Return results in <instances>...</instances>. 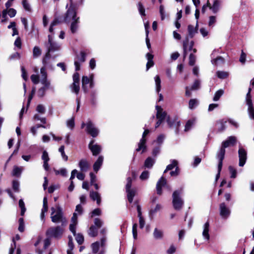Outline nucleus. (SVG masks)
I'll use <instances>...</instances> for the list:
<instances>
[{"label": "nucleus", "mask_w": 254, "mask_h": 254, "mask_svg": "<svg viewBox=\"0 0 254 254\" xmlns=\"http://www.w3.org/2000/svg\"><path fill=\"white\" fill-rule=\"evenodd\" d=\"M51 218L53 223H62L63 224L66 223V220L64 216L62 208L57 205L51 208Z\"/></svg>", "instance_id": "obj_1"}, {"label": "nucleus", "mask_w": 254, "mask_h": 254, "mask_svg": "<svg viewBox=\"0 0 254 254\" xmlns=\"http://www.w3.org/2000/svg\"><path fill=\"white\" fill-rule=\"evenodd\" d=\"M237 142V137L234 136H229L221 144V147L217 153L218 160H223L225 154V148L235 145Z\"/></svg>", "instance_id": "obj_2"}, {"label": "nucleus", "mask_w": 254, "mask_h": 254, "mask_svg": "<svg viewBox=\"0 0 254 254\" xmlns=\"http://www.w3.org/2000/svg\"><path fill=\"white\" fill-rule=\"evenodd\" d=\"M155 108L157 111L156 118L158 120L155 125V128H157L165 119L168 126L170 127H172L173 123L170 121L169 116H167V113L163 110V108L158 105H156Z\"/></svg>", "instance_id": "obj_3"}, {"label": "nucleus", "mask_w": 254, "mask_h": 254, "mask_svg": "<svg viewBox=\"0 0 254 254\" xmlns=\"http://www.w3.org/2000/svg\"><path fill=\"white\" fill-rule=\"evenodd\" d=\"M66 7L67 10L64 14L63 20L64 22L68 23L70 21L77 19H80L79 17L77 15V7L73 6L72 0H70V3L69 7H68V4H66Z\"/></svg>", "instance_id": "obj_4"}, {"label": "nucleus", "mask_w": 254, "mask_h": 254, "mask_svg": "<svg viewBox=\"0 0 254 254\" xmlns=\"http://www.w3.org/2000/svg\"><path fill=\"white\" fill-rule=\"evenodd\" d=\"M50 54L47 53L45 57L43 59L42 63L43 66L40 69L41 83L47 87H50V82L47 80V73L46 69V67L49 65L47 60L50 59Z\"/></svg>", "instance_id": "obj_5"}, {"label": "nucleus", "mask_w": 254, "mask_h": 254, "mask_svg": "<svg viewBox=\"0 0 254 254\" xmlns=\"http://www.w3.org/2000/svg\"><path fill=\"white\" fill-rule=\"evenodd\" d=\"M77 223V217L76 212L73 214L71 218V224L69 225L70 231L73 233V235L75 236V239L77 243L81 245L84 241V237L82 235L78 234L76 235V225Z\"/></svg>", "instance_id": "obj_6"}, {"label": "nucleus", "mask_w": 254, "mask_h": 254, "mask_svg": "<svg viewBox=\"0 0 254 254\" xmlns=\"http://www.w3.org/2000/svg\"><path fill=\"white\" fill-rule=\"evenodd\" d=\"M182 189L175 190L173 193V205L176 210H181L184 205V200L180 195L182 193Z\"/></svg>", "instance_id": "obj_7"}, {"label": "nucleus", "mask_w": 254, "mask_h": 254, "mask_svg": "<svg viewBox=\"0 0 254 254\" xmlns=\"http://www.w3.org/2000/svg\"><path fill=\"white\" fill-rule=\"evenodd\" d=\"M106 241V237L103 236L101 238L100 242L97 241L93 243L91 245V248L93 253L97 254L99 252V249L101 248V250L98 254H105Z\"/></svg>", "instance_id": "obj_8"}, {"label": "nucleus", "mask_w": 254, "mask_h": 254, "mask_svg": "<svg viewBox=\"0 0 254 254\" xmlns=\"http://www.w3.org/2000/svg\"><path fill=\"white\" fill-rule=\"evenodd\" d=\"M252 89L249 88L248 92L246 95L245 101L248 106V113L249 118L254 120V106L252 102V97L251 94Z\"/></svg>", "instance_id": "obj_9"}, {"label": "nucleus", "mask_w": 254, "mask_h": 254, "mask_svg": "<svg viewBox=\"0 0 254 254\" xmlns=\"http://www.w3.org/2000/svg\"><path fill=\"white\" fill-rule=\"evenodd\" d=\"M85 126L86 127V132L91 135L93 137H95L98 136L99 130L97 128L91 121L89 120L86 124L82 123L81 124V128H83Z\"/></svg>", "instance_id": "obj_10"}, {"label": "nucleus", "mask_w": 254, "mask_h": 254, "mask_svg": "<svg viewBox=\"0 0 254 254\" xmlns=\"http://www.w3.org/2000/svg\"><path fill=\"white\" fill-rule=\"evenodd\" d=\"M132 180L131 178L128 177L127 179V184L126 187V190L127 194V197L129 203H132L133 197L136 193L135 189L131 188Z\"/></svg>", "instance_id": "obj_11"}, {"label": "nucleus", "mask_w": 254, "mask_h": 254, "mask_svg": "<svg viewBox=\"0 0 254 254\" xmlns=\"http://www.w3.org/2000/svg\"><path fill=\"white\" fill-rule=\"evenodd\" d=\"M63 232L64 230L61 226L52 227L47 230L46 234L50 237L59 238L62 236Z\"/></svg>", "instance_id": "obj_12"}, {"label": "nucleus", "mask_w": 254, "mask_h": 254, "mask_svg": "<svg viewBox=\"0 0 254 254\" xmlns=\"http://www.w3.org/2000/svg\"><path fill=\"white\" fill-rule=\"evenodd\" d=\"M94 75L91 74L88 77L87 76H83L82 78V88L85 93L88 91L87 85L89 84V87L92 88L94 87Z\"/></svg>", "instance_id": "obj_13"}, {"label": "nucleus", "mask_w": 254, "mask_h": 254, "mask_svg": "<svg viewBox=\"0 0 254 254\" xmlns=\"http://www.w3.org/2000/svg\"><path fill=\"white\" fill-rule=\"evenodd\" d=\"M89 53L88 50L86 51H82L79 55H77L74 60V65L75 70L78 71L80 69V64L85 61L86 57L87 54Z\"/></svg>", "instance_id": "obj_14"}, {"label": "nucleus", "mask_w": 254, "mask_h": 254, "mask_svg": "<svg viewBox=\"0 0 254 254\" xmlns=\"http://www.w3.org/2000/svg\"><path fill=\"white\" fill-rule=\"evenodd\" d=\"M61 46L55 42L53 37L51 35H48V44L47 45L48 48V52L50 54V52H55L56 51H58L60 49Z\"/></svg>", "instance_id": "obj_15"}, {"label": "nucleus", "mask_w": 254, "mask_h": 254, "mask_svg": "<svg viewBox=\"0 0 254 254\" xmlns=\"http://www.w3.org/2000/svg\"><path fill=\"white\" fill-rule=\"evenodd\" d=\"M149 133V130L147 129H145L144 131L142 138L140 140L138 144V147L136 148V151H139L140 150H142V153L145 151L146 149V140L145 139V136Z\"/></svg>", "instance_id": "obj_16"}, {"label": "nucleus", "mask_w": 254, "mask_h": 254, "mask_svg": "<svg viewBox=\"0 0 254 254\" xmlns=\"http://www.w3.org/2000/svg\"><path fill=\"white\" fill-rule=\"evenodd\" d=\"M220 215L224 219H227L231 214V210L224 202L220 204Z\"/></svg>", "instance_id": "obj_17"}, {"label": "nucleus", "mask_w": 254, "mask_h": 254, "mask_svg": "<svg viewBox=\"0 0 254 254\" xmlns=\"http://www.w3.org/2000/svg\"><path fill=\"white\" fill-rule=\"evenodd\" d=\"M239 162V165L243 167L246 163L247 159V153L246 150L242 147H239L238 150Z\"/></svg>", "instance_id": "obj_18"}, {"label": "nucleus", "mask_w": 254, "mask_h": 254, "mask_svg": "<svg viewBox=\"0 0 254 254\" xmlns=\"http://www.w3.org/2000/svg\"><path fill=\"white\" fill-rule=\"evenodd\" d=\"M72 85L71 86L72 91L77 94L79 91V75L78 73L75 72L73 75Z\"/></svg>", "instance_id": "obj_19"}, {"label": "nucleus", "mask_w": 254, "mask_h": 254, "mask_svg": "<svg viewBox=\"0 0 254 254\" xmlns=\"http://www.w3.org/2000/svg\"><path fill=\"white\" fill-rule=\"evenodd\" d=\"M94 140H92L89 144V148L92 153L93 156H97L101 151V146L97 144H94Z\"/></svg>", "instance_id": "obj_20"}, {"label": "nucleus", "mask_w": 254, "mask_h": 254, "mask_svg": "<svg viewBox=\"0 0 254 254\" xmlns=\"http://www.w3.org/2000/svg\"><path fill=\"white\" fill-rule=\"evenodd\" d=\"M161 208L162 206L161 204L159 203L156 204L154 206V204H152L151 208L149 212V216L150 219H152L155 214L158 211H160Z\"/></svg>", "instance_id": "obj_21"}, {"label": "nucleus", "mask_w": 254, "mask_h": 254, "mask_svg": "<svg viewBox=\"0 0 254 254\" xmlns=\"http://www.w3.org/2000/svg\"><path fill=\"white\" fill-rule=\"evenodd\" d=\"M48 209V200L47 197H44L43 201V207L41 209L40 214V218L42 221L45 222V214L47 212Z\"/></svg>", "instance_id": "obj_22"}, {"label": "nucleus", "mask_w": 254, "mask_h": 254, "mask_svg": "<svg viewBox=\"0 0 254 254\" xmlns=\"http://www.w3.org/2000/svg\"><path fill=\"white\" fill-rule=\"evenodd\" d=\"M78 166L81 172H85L88 170L90 167V165L87 160L82 159L79 162Z\"/></svg>", "instance_id": "obj_23"}, {"label": "nucleus", "mask_w": 254, "mask_h": 254, "mask_svg": "<svg viewBox=\"0 0 254 254\" xmlns=\"http://www.w3.org/2000/svg\"><path fill=\"white\" fill-rule=\"evenodd\" d=\"M166 184V180L163 177H161L159 180L158 181L156 185V190L157 193L159 195H161L162 194V187L165 186Z\"/></svg>", "instance_id": "obj_24"}, {"label": "nucleus", "mask_w": 254, "mask_h": 254, "mask_svg": "<svg viewBox=\"0 0 254 254\" xmlns=\"http://www.w3.org/2000/svg\"><path fill=\"white\" fill-rule=\"evenodd\" d=\"M80 19H77L76 20L70 21V30L72 33L74 34L76 33L78 30L79 27V23L80 22Z\"/></svg>", "instance_id": "obj_25"}, {"label": "nucleus", "mask_w": 254, "mask_h": 254, "mask_svg": "<svg viewBox=\"0 0 254 254\" xmlns=\"http://www.w3.org/2000/svg\"><path fill=\"white\" fill-rule=\"evenodd\" d=\"M153 236L155 240H161L163 238L164 232L163 230L155 228L153 232Z\"/></svg>", "instance_id": "obj_26"}, {"label": "nucleus", "mask_w": 254, "mask_h": 254, "mask_svg": "<svg viewBox=\"0 0 254 254\" xmlns=\"http://www.w3.org/2000/svg\"><path fill=\"white\" fill-rule=\"evenodd\" d=\"M104 157L103 156H99L93 165L94 171L97 172L102 165Z\"/></svg>", "instance_id": "obj_27"}, {"label": "nucleus", "mask_w": 254, "mask_h": 254, "mask_svg": "<svg viewBox=\"0 0 254 254\" xmlns=\"http://www.w3.org/2000/svg\"><path fill=\"white\" fill-rule=\"evenodd\" d=\"M193 46V42L192 41L190 42V44L188 42V39H186V40L184 42L183 47H184V57L186 56V55L187 54L188 50L189 51H190L192 49Z\"/></svg>", "instance_id": "obj_28"}, {"label": "nucleus", "mask_w": 254, "mask_h": 254, "mask_svg": "<svg viewBox=\"0 0 254 254\" xmlns=\"http://www.w3.org/2000/svg\"><path fill=\"white\" fill-rule=\"evenodd\" d=\"M221 3V1L220 0H215L213 5L212 6L210 5V9H211L213 13H217L219 9Z\"/></svg>", "instance_id": "obj_29"}, {"label": "nucleus", "mask_w": 254, "mask_h": 254, "mask_svg": "<svg viewBox=\"0 0 254 254\" xmlns=\"http://www.w3.org/2000/svg\"><path fill=\"white\" fill-rule=\"evenodd\" d=\"M155 162V159L148 157L144 161V166L146 168H151Z\"/></svg>", "instance_id": "obj_30"}, {"label": "nucleus", "mask_w": 254, "mask_h": 254, "mask_svg": "<svg viewBox=\"0 0 254 254\" xmlns=\"http://www.w3.org/2000/svg\"><path fill=\"white\" fill-rule=\"evenodd\" d=\"M209 222H206L203 226V231L202 232L203 237L205 239L207 240H208L209 239Z\"/></svg>", "instance_id": "obj_31"}, {"label": "nucleus", "mask_w": 254, "mask_h": 254, "mask_svg": "<svg viewBox=\"0 0 254 254\" xmlns=\"http://www.w3.org/2000/svg\"><path fill=\"white\" fill-rule=\"evenodd\" d=\"M226 123L227 121L225 119L220 120L217 122L216 126L219 131H222L225 129Z\"/></svg>", "instance_id": "obj_32"}, {"label": "nucleus", "mask_w": 254, "mask_h": 254, "mask_svg": "<svg viewBox=\"0 0 254 254\" xmlns=\"http://www.w3.org/2000/svg\"><path fill=\"white\" fill-rule=\"evenodd\" d=\"M90 196L93 200H96L97 203L99 205L101 202L100 195L97 192L91 191L90 192Z\"/></svg>", "instance_id": "obj_33"}, {"label": "nucleus", "mask_w": 254, "mask_h": 254, "mask_svg": "<svg viewBox=\"0 0 254 254\" xmlns=\"http://www.w3.org/2000/svg\"><path fill=\"white\" fill-rule=\"evenodd\" d=\"M146 57L148 60L146 64V70H148L149 68L154 65V63L153 61V56L150 53H147L146 55Z\"/></svg>", "instance_id": "obj_34"}, {"label": "nucleus", "mask_w": 254, "mask_h": 254, "mask_svg": "<svg viewBox=\"0 0 254 254\" xmlns=\"http://www.w3.org/2000/svg\"><path fill=\"white\" fill-rule=\"evenodd\" d=\"M62 22L61 19H60L59 18H55L54 20L51 23L49 31L50 33H53L54 32V27L55 26H57L60 24Z\"/></svg>", "instance_id": "obj_35"}, {"label": "nucleus", "mask_w": 254, "mask_h": 254, "mask_svg": "<svg viewBox=\"0 0 254 254\" xmlns=\"http://www.w3.org/2000/svg\"><path fill=\"white\" fill-rule=\"evenodd\" d=\"M198 105V101L196 99H191L189 102V108L190 110L195 108Z\"/></svg>", "instance_id": "obj_36"}, {"label": "nucleus", "mask_w": 254, "mask_h": 254, "mask_svg": "<svg viewBox=\"0 0 254 254\" xmlns=\"http://www.w3.org/2000/svg\"><path fill=\"white\" fill-rule=\"evenodd\" d=\"M195 122V120L194 119L188 120L185 125V131H189L191 128L192 126L194 124Z\"/></svg>", "instance_id": "obj_37"}, {"label": "nucleus", "mask_w": 254, "mask_h": 254, "mask_svg": "<svg viewBox=\"0 0 254 254\" xmlns=\"http://www.w3.org/2000/svg\"><path fill=\"white\" fill-rule=\"evenodd\" d=\"M156 85V91L159 93L161 90V79L158 75H156L154 77Z\"/></svg>", "instance_id": "obj_38"}, {"label": "nucleus", "mask_w": 254, "mask_h": 254, "mask_svg": "<svg viewBox=\"0 0 254 254\" xmlns=\"http://www.w3.org/2000/svg\"><path fill=\"white\" fill-rule=\"evenodd\" d=\"M165 134H161L157 136L156 140H155L154 142L156 143L158 145L161 146L165 139Z\"/></svg>", "instance_id": "obj_39"}, {"label": "nucleus", "mask_w": 254, "mask_h": 254, "mask_svg": "<svg viewBox=\"0 0 254 254\" xmlns=\"http://www.w3.org/2000/svg\"><path fill=\"white\" fill-rule=\"evenodd\" d=\"M98 234V229L94 226H91L88 231V234L91 237H96Z\"/></svg>", "instance_id": "obj_40"}, {"label": "nucleus", "mask_w": 254, "mask_h": 254, "mask_svg": "<svg viewBox=\"0 0 254 254\" xmlns=\"http://www.w3.org/2000/svg\"><path fill=\"white\" fill-rule=\"evenodd\" d=\"M188 32L189 36L192 38L194 36L195 34L197 32L196 27H194L191 25H189L188 26Z\"/></svg>", "instance_id": "obj_41"}, {"label": "nucleus", "mask_w": 254, "mask_h": 254, "mask_svg": "<svg viewBox=\"0 0 254 254\" xmlns=\"http://www.w3.org/2000/svg\"><path fill=\"white\" fill-rule=\"evenodd\" d=\"M216 75L220 79H225L228 77L229 73L224 71H217Z\"/></svg>", "instance_id": "obj_42"}, {"label": "nucleus", "mask_w": 254, "mask_h": 254, "mask_svg": "<svg viewBox=\"0 0 254 254\" xmlns=\"http://www.w3.org/2000/svg\"><path fill=\"white\" fill-rule=\"evenodd\" d=\"M42 53L41 50L39 47L35 46L33 48V56L34 58H37L39 57Z\"/></svg>", "instance_id": "obj_43"}, {"label": "nucleus", "mask_w": 254, "mask_h": 254, "mask_svg": "<svg viewBox=\"0 0 254 254\" xmlns=\"http://www.w3.org/2000/svg\"><path fill=\"white\" fill-rule=\"evenodd\" d=\"M224 94V91L222 89H220L216 91L214 94L213 98L214 101H217L219 100L220 98Z\"/></svg>", "instance_id": "obj_44"}, {"label": "nucleus", "mask_w": 254, "mask_h": 254, "mask_svg": "<svg viewBox=\"0 0 254 254\" xmlns=\"http://www.w3.org/2000/svg\"><path fill=\"white\" fill-rule=\"evenodd\" d=\"M22 169L21 167L14 166L12 171V174L14 176H19L22 172Z\"/></svg>", "instance_id": "obj_45"}, {"label": "nucleus", "mask_w": 254, "mask_h": 254, "mask_svg": "<svg viewBox=\"0 0 254 254\" xmlns=\"http://www.w3.org/2000/svg\"><path fill=\"white\" fill-rule=\"evenodd\" d=\"M224 62V60L223 58L221 57H218L216 59L211 60L212 64L215 65H218L219 64H222Z\"/></svg>", "instance_id": "obj_46"}, {"label": "nucleus", "mask_w": 254, "mask_h": 254, "mask_svg": "<svg viewBox=\"0 0 254 254\" xmlns=\"http://www.w3.org/2000/svg\"><path fill=\"white\" fill-rule=\"evenodd\" d=\"M59 151L61 153L63 159L65 161H67L68 156L65 154L64 152V145H62L59 148Z\"/></svg>", "instance_id": "obj_47"}, {"label": "nucleus", "mask_w": 254, "mask_h": 254, "mask_svg": "<svg viewBox=\"0 0 254 254\" xmlns=\"http://www.w3.org/2000/svg\"><path fill=\"white\" fill-rule=\"evenodd\" d=\"M222 164H223V160H218V173L217 174V175L216 176V179H215L216 181H217L220 177V172L221 171L222 167Z\"/></svg>", "instance_id": "obj_48"}, {"label": "nucleus", "mask_w": 254, "mask_h": 254, "mask_svg": "<svg viewBox=\"0 0 254 254\" xmlns=\"http://www.w3.org/2000/svg\"><path fill=\"white\" fill-rule=\"evenodd\" d=\"M49 88V87H46V86L44 85L43 87L40 88L37 92V95L40 97H42L44 96L45 94V92Z\"/></svg>", "instance_id": "obj_49"}, {"label": "nucleus", "mask_w": 254, "mask_h": 254, "mask_svg": "<svg viewBox=\"0 0 254 254\" xmlns=\"http://www.w3.org/2000/svg\"><path fill=\"white\" fill-rule=\"evenodd\" d=\"M19 206L21 208V215L23 216L25 213L26 208L25 207L24 202L22 199H20L19 201Z\"/></svg>", "instance_id": "obj_50"}, {"label": "nucleus", "mask_w": 254, "mask_h": 254, "mask_svg": "<svg viewBox=\"0 0 254 254\" xmlns=\"http://www.w3.org/2000/svg\"><path fill=\"white\" fill-rule=\"evenodd\" d=\"M67 127L71 129H72L74 127V119L73 117L68 120L66 121Z\"/></svg>", "instance_id": "obj_51"}, {"label": "nucleus", "mask_w": 254, "mask_h": 254, "mask_svg": "<svg viewBox=\"0 0 254 254\" xmlns=\"http://www.w3.org/2000/svg\"><path fill=\"white\" fill-rule=\"evenodd\" d=\"M177 165V161L176 160H173L172 162V163L168 165L167 166L166 170L164 171V173H166L167 171H168L169 170H171L173 169L174 168L176 167Z\"/></svg>", "instance_id": "obj_52"}, {"label": "nucleus", "mask_w": 254, "mask_h": 254, "mask_svg": "<svg viewBox=\"0 0 254 254\" xmlns=\"http://www.w3.org/2000/svg\"><path fill=\"white\" fill-rule=\"evenodd\" d=\"M41 158L42 160L43 161V163L48 162L50 160L48 153L46 150L43 151Z\"/></svg>", "instance_id": "obj_53"}, {"label": "nucleus", "mask_w": 254, "mask_h": 254, "mask_svg": "<svg viewBox=\"0 0 254 254\" xmlns=\"http://www.w3.org/2000/svg\"><path fill=\"white\" fill-rule=\"evenodd\" d=\"M229 170L231 174V178H235L237 177V171L232 166H230L229 167Z\"/></svg>", "instance_id": "obj_54"}, {"label": "nucleus", "mask_w": 254, "mask_h": 254, "mask_svg": "<svg viewBox=\"0 0 254 254\" xmlns=\"http://www.w3.org/2000/svg\"><path fill=\"white\" fill-rule=\"evenodd\" d=\"M18 230L22 232L24 230V220L22 218H20L19 219V227H18Z\"/></svg>", "instance_id": "obj_55"}, {"label": "nucleus", "mask_w": 254, "mask_h": 254, "mask_svg": "<svg viewBox=\"0 0 254 254\" xmlns=\"http://www.w3.org/2000/svg\"><path fill=\"white\" fill-rule=\"evenodd\" d=\"M137 225L136 223H134L132 226V235L134 239L136 240L137 238Z\"/></svg>", "instance_id": "obj_56"}, {"label": "nucleus", "mask_w": 254, "mask_h": 254, "mask_svg": "<svg viewBox=\"0 0 254 254\" xmlns=\"http://www.w3.org/2000/svg\"><path fill=\"white\" fill-rule=\"evenodd\" d=\"M55 173L56 175L60 174L62 176L65 177L67 175V171L65 168H62L59 170L55 171Z\"/></svg>", "instance_id": "obj_57"}, {"label": "nucleus", "mask_w": 254, "mask_h": 254, "mask_svg": "<svg viewBox=\"0 0 254 254\" xmlns=\"http://www.w3.org/2000/svg\"><path fill=\"white\" fill-rule=\"evenodd\" d=\"M19 183L17 181H13L12 182V188L15 191H19Z\"/></svg>", "instance_id": "obj_58"}, {"label": "nucleus", "mask_w": 254, "mask_h": 254, "mask_svg": "<svg viewBox=\"0 0 254 254\" xmlns=\"http://www.w3.org/2000/svg\"><path fill=\"white\" fill-rule=\"evenodd\" d=\"M35 120L40 121L41 123L45 124L46 123V119L45 118H42L39 115L35 114L34 116Z\"/></svg>", "instance_id": "obj_59"}, {"label": "nucleus", "mask_w": 254, "mask_h": 254, "mask_svg": "<svg viewBox=\"0 0 254 254\" xmlns=\"http://www.w3.org/2000/svg\"><path fill=\"white\" fill-rule=\"evenodd\" d=\"M7 14L10 17H14L16 13V10L13 8H9L8 9H7Z\"/></svg>", "instance_id": "obj_60"}, {"label": "nucleus", "mask_w": 254, "mask_h": 254, "mask_svg": "<svg viewBox=\"0 0 254 254\" xmlns=\"http://www.w3.org/2000/svg\"><path fill=\"white\" fill-rule=\"evenodd\" d=\"M149 177V172L147 171H143L140 176V179L142 180H146Z\"/></svg>", "instance_id": "obj_61"}, {"label": "nucleus", "mask_w": 254, "mask_h": 254, "mask_svg": "<svg viewBox=\"0 0 254 254\" xmlns=\"http://www.w3.org/2000/svg\"><path fill=\"white\" fill-rule=\"evenodd\" d=\"M161 146L158 145V146L154 147L152 150V155L154 156H156L158 155L160 152Z\"/></svg>", "instance_id": "obj_62"}, {"label": "nucleus", "mask_w": 254, "mask_h": 254, "mask_svg": "<svg viewBox=\"0 0 254 254\" xmlns=\"http://www.w3.org/2000/svg\"><path fill=\"white\" fill-rule=\"evenodd\" d=\"M22 5L24 9L27 11L31 10V7L27 0H23Z\"/></svg>", "instance_id": "obj_63"}, {"label": "nucleus", "mask_w": 254, "mask_h": 254, "mask_svg": "<svg viewBox=\"0 0 254 254\" xmlns=\"http://www.w3.org/2000/svg\"><path fill=\"white\" fill-rule=\"evenodd\" d=\"M31 79L34 84H38L39 82V76L38 75L32 74L31 76Z\"/></svg>", "instance_id": "obj_64"}]
</instances>
